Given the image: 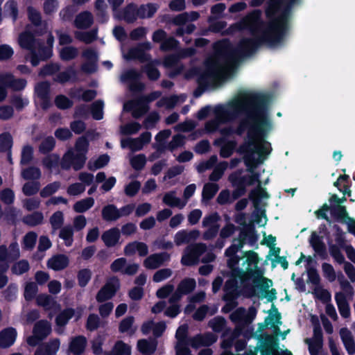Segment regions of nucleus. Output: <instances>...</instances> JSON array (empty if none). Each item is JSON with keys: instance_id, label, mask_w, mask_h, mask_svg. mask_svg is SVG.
<instances>
[{"instance_id": "1", "label": "nucleus", "mask_w": 355, "mask_h": 355, "mask_svg": "<svg viewBox=\"0 0 355 355\" xmlns=\"http://www.w3.org/2000/svg\"><path fill=\"white\" fill-rule=\"evenodd\" d=\"M241 122L238 132L242 134L247 130V137L240 147L244 154V159L250 175L241 177L240 173H235L229 177V180L236 189L233 192L234 198L244 193L246 185L257 182L261 184L259 175L254 173V168L263 163L271 152V146L265 138L272 130V124L267 112H246Z\"/></svg>"}, {"instance_id": "28", "label": "nucleus", "mask_w": 355, "mask_h": 355, "mask_svg": "<svg viewBox=\"0 0 355 355\" xmlns=\"http://www.w3.org/2000/svg\"><path fill=\"white\" fill-rule=\"evenodd\" d=\"M60 345V340L58 338L50 340L46 345L39 347L35 355H55L58 351Z\"/></svg>"}, {"instance_id": "45", "label": "nucleus", "mask_w": 355, "mask_h": 355, "mask_svg": "<svg viewBox=\"0 0 355 355\" xmlns=\"http://www.w3.org/2000/svg\"><path fill=\"white\" fill-rule=\"evenodd\" d=\"M118 208L114 205H108L102 209V217L106 221L116 220L119 217Z\"/></svg>"}, {"instance_id": "53", "label": "nucleus", "mask_w": 355, "mask_h": 355, "mask_svg": "<svg viewBox=\"0 0 355 355\" xmlns=\"http://www.w3.org/2000/svg\"><path fill=\"white\" fill-rule=\"evenodd\" d=\"M55 105L60 110L69 109L73 105V101L64 94H58L54 100Z\"/></svg>"}, {"instance_id": "3", "label": "nucleus", "mask_w": 355, "mask_h": 355, "mask_svg": "<svg viewBox=\"0 0 355 355\" xmlns=\"http://www.w3.org/2000/svg\"><path fill=\"white\" fill-rule=\"evenodd\" d=\"M247 232L242 231L238 239L226 249L225 254L230 270V278L225 285V291L229 297L245 292L253 293L255 288H260L263 292L272 286V282L263 277V271L259 268L260 258L257 252L249 250L239 257L237 252L245 243Z\"/></svg>"}, {"instance_id": "57", "label": "nucleus", "mask_w": 355, "mask_h": 355, "mask_svg": "<svg viewBox=\"0 0 355 355\" xmlns=\"http://www.w3.org/2000/svg\"><path fill=\"white\" fill-rule=\"evenodd\" d=\"M60 69V65L58 63L51 62L40 69L39 75L42 77L52 76L58 72Z\"/></svg>"}, {"instance_id": "47", "label": "nucleus", "mask_w": 355, "mask_h": 355, "mask_svg": "<svg viewBox=\"0 0 355 355\" xmlns=\"http://www.w3.org/2000/svg\"><path fill=\"white\" fill-rule=\"evenodd\" d=\"M59 236L64 241L67 246H71L73 242V230L70 225H66L61 228Z\"/></svg>"}, {"instance_id": "39", "label": "nucleus", "mask_w": 355, "mask_h": 355, "mask_svg": "<svg viewBox=\"0 0 355 355\" xmlns=\"http://www.w3.org/2000/svg\"><path fill=\"white\" fill-rule=\"evenodd\" d=\"M51 331V327L49 322L45 320L37 322L34 327L33 333L38 336L40 339L46 338Z\"/></svg>"}, {"instance_id": "55", "label": "nucleus", "mask_w": 355, "mask_h": 355, "mask_svg": "<svg viewBox=\"0 0 355 355\" xmlns=\"http://www.w3.org/2000/svg\"><path fill=\"white\" fill-rule=\"evenodd\" d=\"M218 185L216 183H207L202 190V199L209 200L218 191Z\"/></svg>"}, {"instance_id": "24", "label": "nucleus", "mask_w": 355, "mask_h": 355, "mask_svg": "<svg viewBox=\"0 0 355 355\" xmlns=\"http://www.w3.org/2000/svg\"><path fill=\"white\" fill-rule=\"evenodd\" d=\"M78 72L73 65L69 66L65 71L60 72L54 78V81L60 84H64L70 80L76 82L77 80Z\"/></svg>"}, {"instance_id": "18", "label": "nucleus", "mask_w": 355, "mask_h": 355, "mask_svg": "<svg viewBox=\"0 0 355 355\" xmlns=\"http://www.w3.org/2000/svg\"><path fill=\"white\" fill-rule=\"evenodd\" d=\"M36 301L39 306H42L45 310L49 311L50 317H52L53 314L60 309V304L49 295H40L37 296Z\"/></svg>"}, {"instance_id": "59", "label": "nucleus", "mask_w": 355, "mask_h": 355, "mask_svg": "<svg viewBox=\"0 0 355 355\" xmlns=\"http://www.w3.org/2000/svg\"><path fill=\"white\" fill-rule=\"evenodd\" d=\"M134 322V318L132 317H128L123 320L119 325V331L121 333H126L129 335H132L136 331V328H135L132 324Z\"/></svg>"}, {"instance_id": "17", "label": "nucleus", "mask_w": 355, "mask_h": 355, "mask_svg": "<svg viewBox=\"0 0 355 355\" xmlns=\"http://www.w3.org/2000/svg\"><path fill=\"white\" fill-rule=\"evenodd\" d=\"M19 257V248L16 243L10 245L9 249L7 250L5 246H0V264L6 263L17 259Z\"/></svg>"}, {"instance_id": "4", "label": "nucleus", "mask_w": 355, "mask_h": 355, "mask_svg": "<svg viewBox=\"0 0 355 355\" xmlns=\"http://www.w3.org/2000/svg\"><path fill=\"white\" fill-rule=\"evenodd\" d=\"M275 98L272 92L243 91L227 103L205 105L198 111H269Z\"/></svg>"}, {"instance_id": "51", "label": "nucleus", "mask_w": 355, "mask_h": 355, "mask_svg": "<svg viewBox=\"0 0 355 355\" xmlns=\"http://www.w3.org/2000/svg\"><path fill=\"white\" fill-rule=\"evenodd\" d=\"M338 280L340 283L342 292L346 296V299H350L354 295V289L347 280L344 278L342 273L338 274Z\"/></svg>"}, {"instance_id": "40", "label": "nucleus", "mask_w": 355, "mask_h": 355, "mask_svg": "<svg viewBox=\"0 0 355 355\" xmlns=\"http://www.w3.org/2000/svg\"><path fill=\"white\" fill-rule=\"evenodd\" d=\"M157 341L155 340H140L137 343V347L140 352L144 354L149 355L153 354L157 347Z\"/></svg>"}, {"instance_id": "26", "label": "nucleus", "mask_w": 355, "mask_h": 355, "mask_svg": "<svg viewBox=\"0 0 355 355\" xmlns=\"http://www.w3.org/2000/svg\"><path fill=\"white\" fill-rule=\"evenodd\" d=\"M136 4L130 3L123 10L121 15H117L119 19H123L128 24H132L137 19Z\"/></svg>"}, {"instance_id": "22", "label": "nucleus", "mask_w": 355, "mask_h": 355, "mask_svg": "<svg viewBox=\"0 0 355 355\" xmlns=\"http://www.w3.org/2000/svg\"><path fill=\"white\" fill-rule=\"evenodd\" d=\"M137 252L139 256L144 257L148 253V245L139 241L128 243L124 248L125 254L130 256Z\"/></svg>"}, {"instance_id": "16", "label": "nucleus", "mask_w": 355, "mask_h": 355, "mask_svg": "<svg viewBox=\"0 0 355 355\" xmlns=\"http://www.w3.org/2000/svg\"><path fill=\"white\" fill-rule=\"evenodd\" d=\"M0 83L15 92L24 89L27 85L26 79L15 78L12 73H6L0 76Z\"/></svg>"}, {"instance_id": "23", "label": "nucleus", "mask_w": 355, "mask_h": 355, "mask_svg": "<svg viewBox=\"0 0 355 355\" xmlns=\"http://www.w3.org/2000/svg\"><path fill=\"white\" fill-rule=\"evenodd\" d=\"M94 23L92 14L89 11H83L76 15L74 26L78 29L89 28Z\"/></svg>"}, {"instance_id": "11", "label": "nucleus", "mask_w": 355, "mask_h": 355, "mask_svg": "<svg viewBox=\"0 0 355 355\" xmlns=\"http://www.w3.org/2000/svg\"><path fill=\"white\" fill-rule=\"evenodd\" d=\"M51 85L48 81L38 83L35 87V94L40 101L41 108L46 111L52 106L50 96Z\"/></svg>"}, {"instance_id": "42", "label": "nucleus", "mask_w": 355, "mask_h": 355, "mask_svg": "<svg viewBox=\"0 0 355 355\" xmlns=\"http://www.w3.org/2000/svg\"><path fill=\"white\" fill-rule=\"evenodd\" d=\"M94 205V199L89 197L77 201L73 206V209L76 213H84L89 210Z\"/></svg>"}, {"instance_id": "48", "label": "nucleus", "mask_w": 355, "mask_h": 355, "mask_svg": "<svg viewBox=\"0 0 355 355\" xmlns=\"http://www.w3.org/2000/svg\"><path fill=\"white\" fill-rule=\"evenodd\" d=\"M4 14L5 15L10 17L14 22L17 20L19 14V10L17 3L15 1L10 0L5 3Z\"/></svg>"}, {"instance_id": "21", "label": "nucleus", "mask_w": 355, "mask_h": 355, "mask_svg": "<svg viewBox=\"0 0 355 355\" xmlns=\"http://www.w3.org/2000/svg\"><path fill=\"white\" fill-rule=\"evenodd\" d=\"M17 336L15 328L8 327L0 332V347L7 348L12 345Z\"/></svg>"}, {"instance_id": "19", "label": "nucleus", "mask_w": 355, "mask_h": 355, "mask_svg": "<svg viewBox=\"0 0 355 355\" xmlns=\"http://www.w3.org/2000/svg\"><path fill=\"white\" fill-rule=\"evenodd\" d=\"M169 260L170 254L167 252L157 253L147 257L144 260V265L148 269H155Z\"/></svg>"}, {"instance_id": "29", "label": "nucleus", "mask_w": 355, "mask_h": 355, "mask_svg": "<svg viewBox=\"0 0 355 355\" xmlns=\"http://www.w3.org/2000/svg\"><path fill=\"white\" fill-rule=\"evenodd\" d=\"M340 338L344 346L349 354L355 353V343L350 331L346 328H342L340 331Z\"/></svg>"}, {"instance_id": "61", "label": "nucleus", "mask_w": 355, "mask_h": 355, "mask_svg": "<svg viewBox=\"0 0 355 355\" xmlns=\"http://www.w3.org/2000/svg\"><path fill=\"white\" fill-rule=\"evenodd\" d=\"M322 272L324 277L330 282H334L336 278H338V275L336 274L334 267L329 263H322Z\"/></svg>"}, {"instance_id": "8", "label": "nucleus", "mask_w": 355, "mask_h": 355, "mask_svg": "<svg viewBox=\"0 0 355 355\" xmlns=\"http://www.w3.org/2000/svg\"><path fill=\"white\" fill-rule=\"evenodd\" d=\"M207 245L205 243H196L187 246L183 252L181 259L182 264L192 266L197 264L200 257L206 251Z\"/></svg>"}, {"instance_id": "60", "label": "nucleus", "mask_w": 355, "mask_h": 355, "mask_svg": "<svg viewBox=\"0 0 355 355\" xmlns=\"http://www.w3.org/2000/svg\"><path fill=\"white\" fill-rule=\"evenodd\" d=\"M12 146V137L8 132H3L0 135V151H10Z\"/></svg>"}, {"instance_id": "44", "label": "nucleus", "mask_w": 355, "mask_h": 355, "mask_svg": "<svg viewBox=\"0 0 355 355\" xmlns=\"http://www.w3.org/2000/svg\"><path fill=\"white\" fill-rule=\"evenodd\" d=\"M127 58L130 60H139L141 62H144L150 60V55L146 54L144 51V49L135 47L130 49L128 53Z\"/></svg>"}, {"instance_id": "27", "label": "nucleus", "mask_w": 355, "mask_h": 355, "mask_svg": "<svg viewBox=\"0 0 355 355\" xmlns=\"http://www.w3.org/2000/svg\"><path fill=\"white\" fill-rule=\"evenodd\" d=\"M236 226L232 223H227L220 231V237L216 241L214 247L221 249L224 247L225 239L230 237L236 231Z\"/></svg>"}, {"instance_id": "46", "label": "nucleus", "mask_w": 355, "mask_h": 355, "mask_svg": "<svg viewBox=\"0 0 355 355\" xmlns=\"http://www.w3.org/2000/svg\"><path fill=\"white\" fill-rule=\"evenodd\" d=\"M42 175L41 171L35 166H30L22 168L21 171V176L26 180H38Z\"/></svg>"}, {"instance_id": "7", "label": "nucleus", "mask_w": 355, "mask_h": 355, "mask_svg": "<svg viewBox=\"0 0 355 355\" xmlns=\"http://www.w3.org/2000/svg\"><path fill=\"white\" fill-rule=\"evenodd\" d=\"M223 63L222 60L218 59L214 55V59L207 60L205 63V69L197 78V83L200 87L206 88L210 79L215 78Z\"/></svg>"}, {"instance_id": "35", "label": "nucleus", "mask_w": 355, "mask_h": 355, "mask_svg": "<svg viewBox=\"0 0 355 355\" xmlns=\"http://www.w3.org/2000/svg\"><path fill=\"white\" fill-rule=\"evenodd\" d=\"M10 102L11 105L0 106V111H14L13 107L21 110L28 103L27 99H24L19 95L12 96Z\"/></svg>"}, {"instance_id": "25", "label": "nucleus", "mask_w": 355, "mask_h": 355, "mask_svg": "<svg viewBox=\"0 0 355 355\" xmlns=\"http://www.w3.org/2000/svg\"><path fill=\"white\" fill-rule=\"evenodd\" d=\"M166 329V324L164 322H154L149 321L144 323L141 327V331L144 334L150 333L151 331L156 337L160 336Z\"/></svg>"}, {"instance_id": "15", "label": "nucleus", "mask_w": 355, "mask_h": 355, "mask_svg": "<svg viewBox=\"0 0 355 355\" xmlns=\"http://www.w3.org/2000/svg\"><path fill=\"white\" fill-rule=\"evenodd\" d=\"M217 340V336L212 333L198 334L189 338V344L193 348L198 349L201 347L209 346Z\"/></svg>"}, {"instance_id": "50", "label": "nucleus", "mask_w": 355, "mask_h": 355, "mask_svg": "<svg viewBox=\"0 0 355 355\" xmlns=\"http://www.w3.org/2000/svg\"><path fill=\"white\" fill-rule=\"evenodd\" d=\"M77 48L69 46L63 47L60 52V58L63 61H70L78 56Z\"/></svg>"}, {"instance_id": "32", "label": "nucleus", "mask_w": 355, "mask_h": 355, "mask_svg": "<svg viewBox=\"0 0 355 355\" xmlns=\"http://www.w3.org/2000/svg\"><path fill=\"white\" fill-rule=\"evenodd\" d=\"M68 263V257L63 254L53 256L48 261V266L54 270H62Z\"/></svg>"}, {"instance_id": "49", "label": "nucleus", "mask_w": 355, "mask_h": 355, "mask_svg": "<svg viewBox=\"0 0 355 355\" xmlns=\"http://www.w3.org/2000/svg\"><path fill=\"white\" fill-rule=\"evenodd\" d=\"M75 37L77 40L85 44H91L97 39V31L92 30L87 32L77 31L75 33Z\"/></svg>"}, {"instance_id": "31", "label": "nucleus", "mask_w": 355, "mask_h": 355, "mask_svg": "<svg viewBox=\"0 0 355 355\" xmlns=\"http://www.w3.org/2000/svg\"><path fill=\"white\" fill-rule=\"evenodd\" d=\"M101 238L106 246L112 247L115 245L119 240L120 231L117 228H112L105 231L102 234Z\"/></svg>"}, {"instance_id": "58", "label": "nucleus", "mask_w": 355, "mask_h": 355, "mask_svg": "<svg viewBox=\"0 0 355 355\" xmlns=\"http://www.w3.org/2000/svg\"><path fill=\"white\" fill-rule=\"evenodd\" d=\"M228 163L227 162H222L218 164L211 174L209 176L211 181H218L223 176L225 171L227 168Z\"/></svg>"}, {"instance_id": "63", "label": "nucleus", "mask_w": 355, "mask_h": 355, "mask_svg": "<svg viewBox=\"0 0 355 355\" xmlns=\"http://www.w3.org/2000/svg\"><path fill=\"white\" fill-rule=\"evenodd\" d=\"M144 71L150 80H157L160 76L159 71L153 63L146 64Z\"/></svg>"}, {"instance_id": "20", "label": "nucleus", "mask_w": 355, "mask_h": 355, "mask_svg": "<svg viewBox=\"0 0 355 355\" xmlns=\"http://www.w3.org/2000/svg\"><path fill=\"white\" fill-rule=\"evenodd\" d=\"M200 236L198 230L187 231L182 230L178 231L174 236V242L176 245L180 246L184 243L196 240Z\"/></svg>"}, {"instance_id": "36", "label": "nucleus", "mask_w": 355, "mask_h": 355, "mask_svg": "<svg viewBox=\"0 0 355 355\" xmlns=\"http://www.w3.org/2000/svg\"><path fill=\"white\" fill-rule=\"evenodd\" d=\"M335 299L340 315L344 318H348L350 315V310L346 296L343 293H337Z\"/></svg>"}, {"instance_id": "41", "label": "nucleus", "mask_w": 355, "mask_h": 355, "mask_svg": "<svg viewBox=\"0 0 355 355\" xmlns=\"http://www.w3.org/2000/svg\"><path fill=\"white\" fill-rule=\"evenodd\" d=\"M73 315V310L69 309L60 313L56 318V324L58 328L56 331L58 334H62L63 331L62 327L67 324L69 320Z\"/></svg>"}, {"instance_id": "2", "label": "nucleus", "mask_w": 355, "mask_h": 355, "mask_svg": "<svg viewBox=\"0 0 355 355\" xmlns=\"http://www.w3.org/2000/svg\"><path fill=\"white\" fill-rule=\"evenodd\" d=\"M245 28L252 37L241 38L234 47L230 41L223 39L214 43L215 55L222 60L225 65L236 64L241 58L256 53L261 46L274 47L283 42L285 35L272 22L261 19V11L254 10L243 19Z\"/></svg>"}, {"instance_id": "34", "label": "nucleus", "mask_w": 355, "mask_h": 355, "mask_svg": "<svg viewBox=\"0 0 355 355\" xmlns=\"http://www.w3.org/2000/svg\"><path fill=\"white\" fill-rule=\"evenodd\" d=\"M157 7L153 3L141 4L139 7L136 5L137 18H151L157 11Z\"/></svg>"}, {"instance_id": "54", "label": "nucleus", "mask_w": 355, "mask_h": 355, "mask_svg": "<svg viewBox=\"0 0 355 355\" xmlns=\"http://www.w3.org/2000/svg\"><path fill=\"white\" fill-rule=\"evenodd\" d=\"M110 160L107 155H103L96 159H91L88 162V168L92 171H95L105 166Z\"/></svg>"}, {"instance_id": "43", "label": "nucleus", "mask_w": 355, "mask_h": 355, "mask_svg": "<svg viewBox=\"0 0 355 355\" xmlns=\"http://www.w3.org/2000/svg\"><path fill=\"white\" fill-rule=\"evenodd\" d=\"M151 140V134L148 132L143 133L139 137L132 138V151H138L143 148L144 146L148 144Z\"/></svg>"}, {"instance_id": "6", "label": "nucleus", "mask_w": 355, "mask_h": 355, "mask_svg": "<svg viewBox=\"0 0 355 355\" xmlns=\"http://www.w3.org/2000/svg\"><path fill=\"white\" fill-rule=\"evenodd\" d=\"M89 141L85 137H80L76 143L75 149H69L63 156L61 166L64 169L73 167L76 171L82 168L86 162V154Z\"/></svg>"}, {"instance_id": "9", "label": "nucleus", "mask_w": 355, "mask_h": 355, "mask_svg": "<svg viewBox=\"0 0 355 355\" xmlns=\"http://www.w3.org/2000/svg\"><path fill=\"white\" fill-rule=\"evenodd\" d=\"M35 41L33 34L28 31L23 32L19 36V44L21 48L30 51V62L33 67H37L39 64Z\"/></svg>"}, {"instance_id": "64", "label": "nucleus", "mask_w": 355, "mask_h": 355, "mask_svg": "<svg viewBox=\"0 0 355 355\" xmlns=\"http://www.w3.org/2000/svg\"><path fill=\"white\" fill-rule=\"evenodd\" d=\"M60 183L59 182H54L47 184L40 191V196L42 198L49 197L55 192L60 189Z\"/></svg>"}, {"instance_id": "56", "label": "nucleus", "mask_w": 355, "mask_h": 355, "mask_svg": "<svg viewBox=\"0 0 355 355\" xmlns=\"http://www.w3.org/2000/svg\"><path fill=\"white\" fill-rule=\"evenodd\" d=\"M28 20L35 26H40L42 24L41 13L33 6L27 8Z\"/></svg>"}, {"instance_id": "38", "label": "nucleus", "mask_w": 355, "mask_h": 355, "mask_svg": "<svg viewBox=\"0 0 355 355\" xmlns=\"http://www.w3.org/2000/svg\"><path fill=\"white\" fill-rule=\"evenodd\" d=\"M281 316L277 311V309L272 306V309L269 311V315L266 318L263 325L271 326L277 329H279L278 326L282 324L280 321Z\"/></svg>"}, {"instance_id": "14", "label": "nucleus", "mask_w": 355, "mask_h": 355, "mask_svg": "<svg viewBox=\"0 0 355 355\" xmlns=\"http://www.w3.org/2000/svg\"><path fill=\"white\" fill-rule=\"evenodd\" d=\"M196 286V280L193 278H186L178 285L177 291L171 296L170 302L178 301L183 295L188 294L194 290Z\"/></svg>"}, {"instance_id": "13", "label": "nucleus", "mask_w": 355, "mask_h": 355, "mask_svg": "<svg viewBox=\"0 0 355 355\" xmlns=\"http://www.w3.org/2000/svg\"><path fill=\"white\" fill-rule=\"evenodd\" d=\"M187 331V325L184 324L180 326L176 331L175 337L178 340L176 345L177 355H184L191 353L187 347L189 344V338H186Z\"/></svg>"}, {"instance_id": "5", "label": "nucleus", "mask_w": 355, "mask_h": 355, "mask_svg": "<svg viewBox=\"0 0 355 355\" xmlns=\"http://www.w3.org/2000/svg\"><path fill=\"white\" fill-rule=\"evenodd\" d=\"M297 0H268L265 9L266 19L285 35L290 28L292 8Z\"/></svg>"}, {"instance_id": "37", "label": "nucleus", "mask_w": 355, "mask_h": 355, "mask_svg": "<svg viewBox=\"0 0 355 355\" xmlns=\"http://www.w3.org/2000/svg\"><path fill=\"white\" fill-rule=\"evenodd\" d=\"M315 340H306L309 345V352L311 355H318L321 348V331L319 328L315 327L314 329Z\"/></svg>"}, {"instance_id": "52", "label": "nucleus", "mask_w": 355, "mask_h": 355, "mask_svg": "<svg viewBox=\"0 0 355 355\" xmlns=\"http://www.w3.org/2000/svg\"><path fill=\"white\" fill-rule=\"evenodd\" d=\"M111 355H131V348L123 341H117L111 352Z\"/></svg>"}, {"instance_id": "10", "label": "nucleus", "mask_w": 355, "mask_h": 355, "mask_svg": "<svg viewBox=\"0 0 355 355\" xmlns=\"http://www.w3.org/2000/svg\"><path fill=\"white\" fill-rule=\"evenodd\" d=\"M220 217L217 213H212L206 215L202 221V227L206 229L203 234L205 240H210L214 239L218 232L220 225L218 221Z\"/></svg>"}, {"instance_id": "12", "label": "nucleus", "mask_w": 355, "mask_h": 355, "mask_svg": "<svg viewBox=\"0 0 355 355\" xmlns=\"http://www.w3.org/2000/svg\"><path fill=\"white\" fill-rule=\"evenodd\" d=\"M119 288V281L117 278L110 279L106 284L98 291L96 300L99 302L110 299Z\"/></svg>"}, {"instance_id": "62", "label": "nucleus", "mask_w": 355, "mask_h": 355, "mask_svg": "<svg viewBox=\"0 0 355 355\" xmlns=\"http://www.w3.org/2000/svg\"><path fill=\"white\" fill-rule=\"evenodd\" d=\"M53 55V50L44 45L43 43L38 44V53L37 58L39 59V62L40 60L46 61Z\"/></svg>"}, {"instance_id": "33", "label": "nucleus", "mask_w": 355, "mask_h": 355, "mask_svg": "<svg viewBox=\"0 0 355 355\" xmlns=\"http://www.w3.org/2000/svg\"><path fill=\"white\" fill-rule=\"evenodd\" d=\"M163 202L172 207H178L183 209L186 206V201L176 196L175 191H170L164 194L163 197Z\"/></svg>"}, {"instance_id": "30", "label": "nucleus", "mask_w": 355, "mask_h": 355, "mask_svg": "<svg viewBox=\"0 0 355 355\" xmlns=\"http://www.w3.org/2000/svg\"><path fill=\"white\" fill-rule=\"evenodd\" d=\"M87 340L84 336L72 338L69 343V351L74 355L81 354L86 347Z\"/></svg>"}]
</instances>
